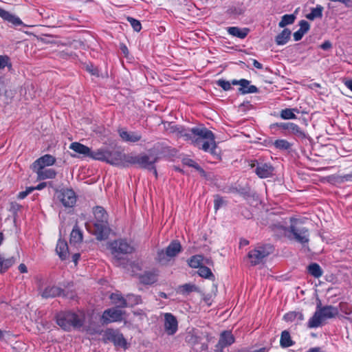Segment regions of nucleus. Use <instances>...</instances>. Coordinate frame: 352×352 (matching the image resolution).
Returning a JSON list of instances; mask_svg holds the SVG:
<instances>
[{
	"label": "nucleus",
	"instance_id": "obj_41",
	"mask_svg": "<svg viewBox=\"0 0 352 352\" xmlns=\"http://www.w3.org/2000/svg\"><path fill=\"white\" fill-rule=\"evenodd\" d=\"M8 67L9 69L12 67V63L10 59L8 56L0 55V70Z\"/></svg>",
	"mask_w": 352,
	"mask_h": 352
},
{
	"label": "nucleus",
	"instance_id": "obj_23",
	"mask_svg": "<svg viewBox=\"0 0 352 352\" xmlns=\"http://www.w3.org/2000/svg\"><path fill=\"white\" fill-rule=\"evenodd\" d=\"M158 274L156 270L145 272L140 276V280L144 285H151L157 282Z\"/></svg>",
	"mask_w": 352,
	"mask_h": 352
},
{
	"label": "nucleus",
	"instance_id": "obj_52",
	"mask_svg": "<svg viewBox=\"0 0 352 352\" xmlns=\"http://www.w3.org/2000/svg\"><path fill=\"white\" fill-rule=\"evenodd\" d=\"M320 47L324 50H327L331 47V43L329 41H324Z\"/></svg>",
	"mask_w": 352,
	"mask_h": 352
},
{
	"label": "nucleus",
	"instance_id": "obj_20",
	"mask_svg": "<svg viewBox=\"0 0 352 352\" xmlns=\"http://www.w3.org/2000/svg\"><path fill=\"white\" fill-rule=\"evenodd\" d=\"M272 126H276L278 127H280L285 130H288L290 133L292 134H294L298 137H304L305 133L304 132L300 129V127L294 123L292 122H280V123H276L274 124H272Z\"/></svg>",
	"mask_w": 352,
	"mask_h": 352
},
{
	"label": "nucleus",
	"instance_id": "obj_11",
	"mask_svg": "<svg viewBox=\"0 0 352 352\" xmlns=\"http://www.w3.org/2000/svg\"><path fill=\"white\" fill-rule=\"evenodd\" d=\"M102 340L104 343L112 342L116 347L127 348V342L123 334L118 329H107L103 334Z\"/></svg>",
	"mask_w": 352,
	"mask_h": 352
},
{
	"label": "nucleus",
	"instance_id": "obj_24",
	"mask_svg": "<svg viewBox=\"0 0 352 352\" xmlns=\"http://www.w3.org/2000/svg\"><path fill=\"white\" fill-rule=\"evenodd\" d=\"M285 224L282 221H277L270 224L269 228L277 236L286 235L287 232L289 231V228H288Z\"/></svg>",
	"mask_w": 352,
	"mask_h": 352
},
{
	"label": "nucleus",
	"instance_id": "obj_46",
	"mask_svg": "<svg viewBox=\"0 0 352 352\" xmlns=\"http://www.w3.org/2000/svg\"><path fill=\"white\" fill-rule=\"evenodd\" d=\"M299 25H300L299 30H300V32H303V34H306L310 28V25H309V23L305 20H301L299 22Z\"/></svg>",
	"mask_w": 352,
	"mask_h": 352
},
{
	"label": "nucleus",
	"instance_id": "obj_34",
	"mask_svg": "<svg viewBox=\"0 0 352 352\" xmlns=\"http://www.w3.org/2000/svg\"><path fill=\"white\" fill-rule=\"evenodd\" d=\"M309 274L315 278H319L322 275V270L320 266L316 263H312L307 267Z\"/></svg>",
	"mask_w": 352,
	"mask_h": 352
},
{
	"label": "nucleus",
	"instance_id": "obj_40",
	"mask_svg": "<svg viewBox=\"0 0 352 352\" xmlns=\"http://www.w3.org/2000/svg\"><path fill=\"white\" fill-rule=\"evenodd\" d=\"M198 274L200 276L205 278H210L214 277V275L210 269L205 265H201L199 267Z\"/></svg>",
	"mask_w": 352,
	"mask_h": 352
},
{
	"label": "nucleus",
	"instance_id": "obj_8",
	"mask_svg": "<svg viewBox=\"0 0 352 352\" xmlns=\"http://www.w3.org/2000/svg\"><path fill=\"white\" fill-rule=\"evenodd\" d=\"M291 222L289 232L292 234L293 239L302 245L308 243L309 241V229L298 219H291Z\"/></svg>",
	"mask_w": 352,
	"mask_h": 352
},
{
	"label": "nucleus",
	"instance_id": "obj_51",
	"mask_svg": "<svg viewBox=\"0 0 352 352\" xmlns=\"http://www.w3.org/2000/svg\"><path fill=\"white\" fill-rule=\"evenodd\" d=\"M304 34H303V32H300V30H298V31L294 33V38L296 41H298L301 40Z\"/></svg>",
	"mask_w": 352,
	"mask_h": 352
},
{
	"label": "nucleus",
	"instance_id": "obj_27",
	"mask_svg": "<svg viewBox=\"0 0 352 352\" xmlns=\"http://www.w3.org/2000/svg\"><path fill=\"white\" fill-rule=\"evenodd\" d=\"M0 16L4 20L8 21L9 23H11L14 25H20L23 23L21 20L16 16L15 15L12 14L9 12L3 10L0 7Z\"/></svg>",
	"mask_w": 352,
	"mask_h": 352
},
{
	"label": "nucleus",
	"instance_id": "obj_55",
	"mask_svg": "<svg viewBox=\"0 0 352 352\" xmlns=\"http://www.w3.org/2000/svg\"><path fill=\"white\" fill-rule=\"evenodd\" d=\"M46 186H47V184L45 182H41V183L38 184L36 186L33 187V188H34V190H40L43 189Z\"/></svg>",
	"mask_w": 352,
	"mask_h": 352
},
{
	"label": "nucleus",
	"instance_id": "obj_18",
	"mask_svg": "<svg viewBox=\"0 0 352 352\" xmlns=\"http://www.w3.org/2000/svg\"><path fill=\"white\" fill-rule=\"evenodd\" d=\"M56 161V160L54 156L50 154H45L34 162L32 165V168L41 169L45 166H52L55 164Z\"/></svg>",
	"mask_w": 352,
	"mask_h": 352
},
{
	"label": "nucleus",
	"instance_id": "obj_22",
	"mask_svg": "<svg viewBox=\"0 0 352 352\" xmlns=\"http://www.w3.org/2000/svg\"><path fill=\"white\" fill-rule=\"evenodd\" d=\"M33 171L37 174L38 179L40 180H44L47 179H54L56 176V172L53 168H32Z\"/></svg>",
	"mask_w": 352,
	"mask_h": 352
},
{
	"label": "nucleus",
	"instance_id": "obj_45",
	"mask_svg": "<svg viewBox=\"0 0 352 352\" xmlns=\"http://www.w3.org/2000/svg\"><path fill=\"white\" fill-rule=\"evenodd\" d=\"M34 191V188L32 186L28 187L25 190L20 192L18 195L17 198L19 199H25L29 194L32 192Z\"/></svg>",
	"mask_w": 352,
	"mask_h": 352
},
{
	"label": "nucleus",
	"instance_id": "obj_44",
	"mask_svg": "<svg viewBox=\"0 0 352 352\" xmlns=\"http://www.w3.org/2000/svg\"><path fill=\"white\" fill-rule=\"evenodd\" d=\"M217 85L221 87L223 90L228 91L232 89L231 85L232 84L226 80L220 79L217 81Z\"/></svg>",
	"mask_w": 352,
	"mask_h": 352
},
{
	"label": "nucleus",
	"instance_id": "obj_26",
	"mask_svg": "<svg viewBox=\"0 0 352 352\" xmlns=\"http://www.w3.org/2000/svg\"><path fill=\"white\" fill-rule=\"evenodd\" d=\"M56 252L61 260H65L68 256V245L65 241L59 239L58 241Z\"/></svg>",
	"mask_w": 352,
	"mask_h": 352
},
{
	"label": "nucleus",
	"instance_id": "obj_42",
	"mask_svg": "<svg viewBox=\"0 0 352 352\" xmlns=\"http://www.w3.org/2000/svg\"><path fill=\"white\" fill-rule=\"evenodd\" d=\"M126 20L130 23L131 25L135 32H140L142 29V25L138 20L131 16H127Z\"/></svg>",
	"mask_w": 352,
	"mask_h": 352
},
{
	"label": "nucleus",
	"instance_id": "obj_5",
	"mask_svg": "<svg viewBox=\"0 0 352 352\" xmlns=\"http://www.w3.org/2000/svg\"><path fill=\"white\" fill-rule=\"evenodd\" d=\"M110 249L113 256V264L116 266L124 265L126 263L124 256L131 254L134 249L126 241L122 239L116 240L111 243Z\"/></svg>",
	"mask_w": 352,
	"mask_h": 352
},
{
	"label": "nucleus",
	"instance_id": "obj_33",
	"mask_svg": "<svg viewBox=\"0 0 352 352\" xmlns=\"http://www.w3.org/2000/svg\"><path fill=\"white\" fill-rule=\"evenodd\" d=\"M294 342L292 341L290 334L287 331H283L281 333L280 344L283 348H287L293 346Z\"/></svg>",
	"mask_w": 352,
	"mask_h": 352
},
{
	"label": "nucleus",
	"instance_id": "obj_17",
	"mask_svg": "<svg viewBox=\"0 0 352 352\" xmlns=\"http://www.w3.org/2000/svg\"><path fill=\"white\" fill-rule=\"evenodd\" d=\"M178 328V322L176 317L170 313L164 314V329L168 335L175 334Z\"/></svg>",
	"mask_w": 352,
	"mask_h": 352
},
{
	"label": "nucleus",
	"instance_id": "obj_47",
	"mask_svg": "<svg viewBox=\"0 0 352 352\" xmlns=\"http://www.w3.org/2000/svg\"><path fill=\"white\" fill-rule=\"evenodd\" d=\"M21 208V206L16 201H12L10 203L9 211L13 214H16L19 210Z\"/></svg>",
	"mask_w": 352,
	"mask_h": 352
},
{
	"label": "nucleus",
	"instance_id": "obj_31",
	"mask_svg": "<svg viewBox=\"0 0 352 352\" xmlns=\"http://www.w3.org/2000/svg\"><path fill=\"white\" fill-rule=\"evenodd\" d=\"M82 241V233L76 224L70 234V243H78Z\"/></svg>",
	"mask_w": 352,
	"mask_h": 352
},
{
	"label": "nucleus",
	"instance_id": "obj_39",
	"mask_svg": "<svg viewBox=\"0 0 352 352\" xmlns=\"http://www.w3.org/2000/svg\"><path fill=\"white\" fill-rule=\"evenodd\" d=\"M296 19L294 14H285L282 16L280 21L278 23L279 27L284 28L287 25L294 23Z\"/></svg>",
	"mask_w": 352,
	"mask_h": 352
},
{
	"label": "nucleus",
	"instance_id": "obj_61",
	"mask_svg": "<svg viewBox=\"0 0 352 352\" xmlns=\"http://www.w3.org/2000/svg\"><path fill=\"white\" fill-rule=\"evenodd\" d=\"M307 352H323L320 347H314L309 349Z\"/></svg>",
	"mask_w": 352,
	"mask_h": 352
},
{
	"label": "nucleus",
	"instance_id": "obj_29",
	"mask_svg": "<svg viewBox=\"0 0 352 352\" xmlns=\"http://www.w3.org/2000/svg\"><path fill=\"white\" fill-rule=\"evenodd\" d=\"M110 299L112 302L117 306V308H124L129 306L126 299H125L120 294H111Z\"/></svg>",
	"mask_w": 352,
	"mask_h": 352
},
{
	"label": "nucleus",
	"instance_id": "obj_59",
	"mask_svg": "<svg viewBox=\"0 0 352 352\" xmlns=\"http://www.w3.org/2000/svg\"><path fill=\"white\" fill-rule=\"evenodd\" d=\"M342 179L344 181H350V180H351V179H352V173L351 174L344 175L342 177Z\"/></svg>",
	"mask_w": 352,
	"mask_h": 352
},
{
	"label": "nucleus",
	"instance_id": "obj_25",
	"mask_svg": "<svg viewBox=\"0 0 352 352\" xmlns=\"http://www.w3.org/2000/svg\"><path fill=\"white\" fill-rule=\"evenodd\" d=\"M63 290L56 286H48L41 293L44 298H54L60 296Z\"/></svg>",
	"mask_w": 352,
	"mask_h": 352
},
{
	"label": "nucleus",
	"instance_id": "obj_12",
	"mask_svg": "<svg viewBox=\"0 0 352 352\" xmlns=\"http://www.w3.org/2000/svg\"><path fill=\"white\" fill-rule=\"evenodd\" d=\"M250 166L255 168L254 173L259 178H268L274 175V168L270 163L254 160L251 163Z\"/></svg>",
	"mask_w": 352,
	"mask_h": 352
},
{
	"label": "nucleus",
	"instance_id": "obj_58",
	"mask_svg": "<svg viewBox=\"0 0 352 352\" xmlns=\"http://www.w3.org/2000/svg\"><path fill=\"white\" fill-rule=\"evenodd\" d=\"M80 257V255L78 253L74 254L72 256V261L75 263L76 265L77 264L78 261L79 260Z\"/></svg>",
	"mask_w": 352,
	"mask_h": 352
},
{
	"label": "nucleus",
	"instance_id": "obj_7",
	"mask_svg": "<svg viewBox=\"0 0 352 352\" xmlns=\"http://www.w3.org/2000/svg\"><path fill=\"white\" fill-rule=\"evenodd\" d=\"M127 160L128 164H137L141 168L152 170L155 177H157V172L155 166V164L159 160L157 156L148 155L146 154H129V157H128Z\"/></svg>",
	"mask_w": 352,
	"mask_h": 352
},
{
	"label": "nucleus",
	"instance_id": "obj_10",
	"mask_svg": "<svg viewBox=\"0 0 352 352\" xmlns=\"http://www.w3.org/2000/svg\"><path fill=\"white\" fill-rule=\"evenodd\" d=\"M273 252V248L270 245H264L256 246L254 249L250 250L248 254V258L250 264L255 266L263 263L265 258Z\"/></svg>",
	"mask_w": 352,
	"mask_h": 352
},
{
	"label": "nucleus",
	"instance_id": "obj_2",
	"mask_svg": "<svg viewBox=\"0 0 352 352\" xmlns=\"http://www.w3.org/2000/svg\"><path fill=\"white\" fill-rule=\"evenodd\" d=\"M129 154H125L117 149H109L104 147L96 150L95 160L105 162L113 166H123L128 164Z\"/></svg>",
	"mask_w": 352,
	"mask_h": 352
},
{
	"label": "nucleus",
	"instance_id": "obj_15",
	"mask_svg": "<svg viewBox=\"0 0 352 352\" xmlns=\"http://www.w3.org/2000/svg\"><path fill=\"white\" fill-rule=\"evenodd\" d=\"M235 338L230 331H223L221 333L218 343L215 345V351L223 352V349L232 344Z\"/></svg>",
	"mask_w": 352,
	"mask_h": 352
},
{
	"label": "nucleus",
	"instance_id": "obj_62",
	"mask_svg": "<svg viewBox=\"0 0 352 352\" xmlns=\"http://www.w3.org/2000/svg\"><path fill=\"white\" fill-rule=\"evenodd\" d=\"M296 319L299 321L304 320V316L301 312L296 311Z\"/></svg>",
	"mask_w": 352,
	"mask_h": 352
},
{
	"label": "nucleus",
	"instance_id": "obj_14",
	"mask_svg": "<svg viewBox=\"0 0 352 352\" xmlns=\"http://www.w3.org/2000/svg\"><path fill=\"white\" fill-rule=\"evenodd\" d=\"M58 198L65 207H73L76 202V194L72 189L61 190L58 195Z\"/></svg>",
	"mask_w": 352,
	"mask_h": 352
},
{
	"label": "nucleus",
	"instance_id": "obj_54",
	"mask_svg": "<svg viewBox=\"0 0 352 352\" xmlns=\"http://www.w3.org/2000/svg\"><path fill=\"white\" fill-rule=\"evenodd\" d=\"M87 70L88 72H89L91 74L93 75H96V74H98V70L97 68H94L93 66H87Z\"/></svg>",
	"mask_w": 352,
	"mask_h": 352
},
{
	"label": "nucleus",
	"instance_id": "obj_57",
	"mask_svg": "<svg viewBox=\"0 0 352 352\" xmlns=\"http://www.w3.org/2000/svg\"><path fill=\"white\" fill-rule=\"evenodd\" d=\"M253 65L256 68L259 69H261L263 68V65L261 63H260L258 61H257L256 60H253Z\"/></svg>",
	"mask_w": 352,
	"mask_h": 352
},
{
	"label": "nucleus",
	"instance_id": "obj_48",
	"mask_svg": "<svg viewBox=\"0 0 352 352\" xmlns=\"http://www.w3.org/2000/svg\"><path fill=\"white\" fill-rule=\"evenodd\" d=\"M280 118L285 120L296 118L294 111H281Z\"/></svg>",
	"mask_w": 352,
	"mask_h": 352
},
{
	"label": "nucleus",
	"instance_id": "obj_6",
	"mask_svg": "<svg viewBox=\"0 0 352 352\" xmlns=\"http://www.w3.org/2000/svg\"><path fill=\"white\" fill-rule=\"evenodd\" d=\"M56 322L63 329L69 331L72 327L80 328L84 323V318L75 313L67 311L58 314L56 317Z\"/></svg>",
	"mask_w": 352,
	"mask_h": 352
},
{
	"label": "nucleus",
	"instance_id": "obj_50",
	"mask_svg": "<svg viewBox=\"0 0 352 352\" xmlns=\"http://www.w3.org/2000/svg\"><path fill=\"white\" fill-rule=\"evenodd\" d=\"M128 300H130L133 298V303L135 305H138L141 302V298L138 296H134L133 294H129L127 296Z\"/></svg>",
	"mask_w": 352,
	"mask_h": 352
},
{
	"label": "nucleus",
	"instance_id": "obj_4",
	"mask_svg": "<svg viewBox=\"0 0 352 352\" xmlns=\"http://www.w3.org/2000/svg\"><path fill=\"white\" fill-rule=\"evenodd\" d=\"M339 314L338 309L332 305L322 306L321 302L318 300L316 306V311L313 316L309 320L308 327L316 328L322 324L323 320L336 317Z\"/></svg>",
	"mask_w": 352,
	"mask_h": 352
},
{
	"label": "nucleus",
	"instance_id": "obj_63",
	"mask_svg": "<svg viewBox=\"0 0 352 352\" xmlns=\"http://www.w3.org/2000/svg\"><path fill=\"white\" fill-rule=\"evenodd\" d=\"M345 85L352 91V80L346 81Z\"/></svg>",
	"mask_w": 352,
	"mask_h": 352
},
{
	"label": "nucleus",
	"instance_id": "obj_13",
	"mask_svg": "<svg viewBox=\"0 0 352 352\" xmlns=\"http://www.w3.org/2000/svg\"><path fill=\"white\" fill-rule=\"evenodd\" d=\"M124 311L116 308H110L104 311L101 320L102 324H107L113 322H119L122 320Z\"/></svg>",
	"mask_w": 352,
	"mask_h": 352
},
{
	"label": "nucleus",
	"instance_id": "obj_1",
	"mask_svg": "<svg viewBox=\"0 0 352 352\" xmlns=\"http://www.w3.org/2000/svg\"><path fill=\"white\" fill-rule=\"evenodd\" d=\"M191 144L206 152L215 154L217 147L214 133L204 126H196L188 131H179Z\"/></svg>",
	"mask_w": 352,
	"mask_h": 352
},
{
	"label": "nucleus",
	"instance_id": "obj_36",
	"mask_svg": "<svg viewBox=\"0 0 352 352\" xmlns=\"http://www.w3.org/2000/svg\"><path fill=\"white\" fill-rule=\"evenodd\" d=\"M179 291L183 295H188L193 292H198L199 288L194 284L186 283L179 286Z\"/></svg>",
	"mask_w": 352,
	"mask_h": 352
},
{
	"label": "nucleus",
	"instance_id": "obj_37",
	"mask_svg": "<svg viewBox=\"0 0 352 352\" xmlns=\"http://www.w3.org/2000/svg\"><path fill=\"white\" fill-rule=\"evenodd\" d=\"M204 256L200 254L192 256L188 261V265L192 268H199L202 265Z\"/></svg>",
	"mask_w": 352,
	"mask_h": 352
},
{
	"label": "nucleus",
	"instance_id": "obj_38",
	"mask_svg": "<svg viewBox=\"0 0 352 352\" xmlns=\"http://www.w3.org/2000/svg\"><path fill=\"white\" fill-rule=\"evenodd\" d=\"M274 146L281 151H289L291 149L292 144L286 140H276L273 143Z\"/></svg>",
	"mask_w": 352,
	"mask_h": 352
},
{
	"label": "nucleus",
	"instance_id": "obj_32",
	"mask_svg": "<svg viewBox=\"0 0 352 352\" xmlns=\"http://www.w3.org/2000/svg\"><path fill=\"white\" fill-rule=\"evenodd\" d=\"M291 31L285 28L279 34L276 36V42L277 45H284L290 38Z\"/></svg>",
	"mask_w": 352,
	"mask_h": 352
},
{
	"label": "nucleus",
	"instance_id": "obj_3",
	"mask_svg": "<svg viewBox=\"0 0 352 352\" xmlns=\"http://www.w3.org/2000/svg\"><path fill=\"white\" fill-rule=\"evenodd\" d=\"M95 222L94 223L93 234L96 235L98 241H102L108 238L110 229L108 226V214L101 206H96L94 210Z\"/></svg>",
	"mask_w": 352,
	"mask_h": 352
},
{
	"label": "nucleus",
	"instance_id": "obj_64",
	"mask_svg": "<svg viewBox=\"0 0 352 352\" xmlns=\"http://www.w3.org/2000/svg\"><path fill=\"white\" fill-rule=\"evenodd\" d=\"M268 351V349L266 348V347H262L259 349H256V350H254L252 352H267Z\"/></svg>",
	"mask_w": 352,
	"mask_h": 352
},
{
	"label": "nucleus",
	"instance_id": "obj_28",
	"mask_svg": "<svg viewBox=\"0 0 352 352\" xmlns=\"http://www.w3.org/2000/svg\"><path fill=\"white\" fill-rule=\"evenodd\" d=\"M17 261V258L12 256L5 258L0 255V273L6 272L11 266H12Z\"/></svg>",
	"mask_w": 352,
	"mask_h": 352
},
{
	"label": "nucleus",
	"instance_id": "obj_21",
	"mask_svg": "<svg viewBox=\"0 0 352 352\" xmlns=\"http://www.w3.org/2000/svg\"><path fill=\"white\" fill-rule=\"evenodd\" d=\"M118 133L122 140L124 142L134 143L140 140L142 138L140 133L133 131H127L123 128L118 129Z\"/></svg>",
	"mask_w": 352,
	"mask_h": 352
},
{
	"label": "nucleus",
	"instance_id": "obj_56",
	"mask_svg": "<svg viewBox=\"0 0 352 352\" xmlns=\"http://www.w3.org/2000/svg\"><path fill=\"white\" fill-rule=\"evenodd\" d=\"M186 164H188L189 166H192L196 169V167L197 166H199L197 163H196L195 161L192 160H188V162H186Z\"/></svg>",
	"mask_w": 352,
	"mask_h": 352
},
{
	"label": "nucleus",
	"instance_id": "obj_30",
	"mask_svg": "<svg viewBox=\"0 0 352 352\" xmlns=\"http://www.w3.org/2000/svg\"><path fill=\"white\" fill-rule=\"evenodd\" d=\"M248 29H241L238 27H230L228 29L230 34L238 37L239 38H244L248 34Z\"/></svg>",
	"mask_w": 352,
	"mask_h": 352
},
{
	"label": "nucleus",
	"instance_id": "obj_9",
	"mask_svg": "<svg viewBox=\"0 0 352 352\" xmlns=\"http://www.w3.org/2000/svg\"><path fill=\"white\" fill-rule=\"evenodd\" d=\"M182 251V245L178 241H173L165 250L157 252L156 260L162 265H166L173 257Z\"/></svg>",
	"mask_w": 352,
	"mask_h": 352
},
{
	"label": "nucleus",
	"instance_id": "obj_49",
	"mask_svg": "<svg viewBox=\"0 0 352 352\" xmlns=\"http://www.w3.org/2000/svg\"><path fill=\"white\" fill-rule=\"evenodd\" d=\"M283 318L287 322H292L296 319V311L287 313Z\"/></svg>",
	"mask_w": 352,
	"mask_h": 352
},
{
	"label": "nucleus",
	"instance_id": "obj_53",
	"mask_svg": "<svg viewBox=\"0 0 352 352\" xmlns=\"http://www.w3.org/2000/svg\"><path fill=\"white\" fill-rule=\"evenodd\" d=\"M18 268L21 273H27L28 272V268H27L26 265L23 263H21L19 265Z\"/></svg>",
	"mask_w": 352,
	"mask_h": 352
},
{
	"label": "nucleus",
	"instance_id": "obj_43",
	"mask_svg": "<svg viewBox=\"0 0 352 352\" xmlns=\"http://www.w3.org/2000/svg\"><path fill=\"white\" fill-rule=\"evenodd\" d=\"M226 204V201L223 199V198L219 195H216L214 196V208L215 210H219L221 207H222L223 205Z\"/></svg>",
	"mask_w": 352,
	"mask_h": 352
},
{
	"label": "nucleus",
	"instance_id": "obj_35",
	"mask_svg": "<svg viewBox=\"0 0 352 352\" xmlns=\"http://www.w3.org/2000/svg\"><path fill=\"white\" fill-rule=\"evenodd\" d=\"M323 9L322 6L318 5L316 8L311 9V12L306 15V18L311 21L316 18H321L322 16Z\"/></svg>",
	"mask_w": 352,
	"mask_h": 352
},
{
	"label": "nucleus",
	"instance_id": "obj_16",
	"mask_svg": "<svg viewBox=\"0 0 352 352\" xmlns=\"http://www.w3.org/2000/svg\"><path fill=\"white\" fill-rule=\"evenodd\" d=\"M69 148L74 151V152L82 155V157H90L93 160H95V155L96 154V151H91L90 148L88 146L80 143V142H72Z\"/></svg>",
	"mask_w": 352,
	"mask_h": 352
},
{
	"label": "nucleus",
	"instance_id": "obj_60",
	"mask_svg": "<svg viewBox=\"0 0 352 352\" xmlns=\"http://www.w3.org/2000/svg\"><path fill=\"white\" fill-rule=\"evenodd\" d=\"M212 261L210 258H204V262L202 263V265H212Z\"/></svg>",
	"mask_w": 352,
	"mask_h": 352
},
{
	"label": "nucleus",
	"instance_id": "obj_19",
	"mask_svg": "<svg viewBox=\"0 0 352 352\" xmlns=\"http://www.w3.org/2000/svg\"><path fill=\"white\" fill-rule=\"evenodd\" d=\"M232 84L233 85H240L239 90L242 94L257 93L258 91V88L254 85H250V82L246 79L233 80Z\"/></svg>",
	"mask_w": 352,
	"mask_h": 352
}]
</instances>
